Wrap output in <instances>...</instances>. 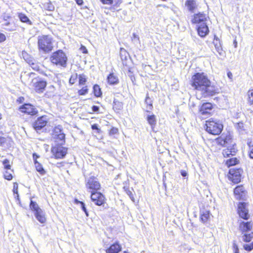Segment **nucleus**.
Wrapping results in <instances>:
<instances>
[{"label":"nucleus","instance_id":"obj_1","mask_svg":"<svg viewBox=\"0 0 253 253\" xmlns=\"http://www.w3.org/2000/svg\"><path fill=\"white\" fill-rule=\"evenodd\" d=\"M192 86L201 91L204 97L212 96L218 92V88L211 84V81L204 73H197L192 77Z\"/></svg>","mask_w":253,"mask_h":253},{"label":"nucleus","instance_id":"obj_2","mask_svg":"<svg viewBox=\"0 0 253 253\" xmlns=\"http://www.w3.org/2000/svg\"><path fill=\"white\" fill-rule=\"evenodd\" d=\"M205 126L206 131L212 135L219 134L223 129L221 123L213 119L206 121Z\"/></svg>","mask_w":253,"mask_h":253},{"label":"nucleus","instance_id":"obj_3","mask_svg":"<svg viewBox=\"0 0 253 253\" xmlns=\"http://www.w3.org/2000/svg\"><path fill=\"white\" fill-rule=\"evenodd\" d=\"M39 48L44 52L51 51L53 48L51 39L47 36L40 37L38 41Z\"/></svg>","mask_w":253,"mask_h":253},{"label":"nucleus","instance_id":"obj_4","mask_svg":"<svg viewBox=\"0 0 253 253\" xmlns=\"http://www.w3.org/2000/svg\"><path fill=\"white\" fill-rule=\"evenodd\" d=\"M30 207L31 209L34 211V214L37 219L41 223H44L46 221V218L43 211L39 207L38 205L31 200Z\"/></svg>","mask_w":253,"mask_h":253},{"label":"nucleus","instance_id":"obj_5","mask_svg":"<svg viewBox=\"0 0 253 253\" xmlns=\"http://www.w3.org/2000/svg\"><path fill=\"white\" fill-rule=\"evenodd\" d=\"M85 186L89 192L92 193L100 189V184L96 178L90 177L86 180Z\"/></svg>","mask_w":253,"mask_h":253},{"label":"nucleus","instance_id":"obj_6","mask_svg":"<svg viewBox=\"0 0 253 253\" xmlns=\"http://www.w3.org/2000/svg\"><path fill=\"white\" fill-rule=\"evenodd\" d=\"M51 61L53 63L60 66L63 65V52L59 50L53 53L51 57Z\"/></svg>","mask_w":253,"mask_h":253},{"label":"nucleus","instance_id":"obj_7","mask_svg":"<svg viewBox=\"0 0 253 253\" xmlns=\"http://www.w3.org/2000/svg\"><path fill=\"white\" fill-rule=\"evenodd\" d=\"M52 137L56 142L62 141L63 139V130L61 125L55 126L52 130Z\"/></svg>","mask_w":253,"mask_h":253},{"label":"nucleus","instance_id":"obj_8","mask_svg":"<svg viewBox=\"0 0 253 253\" xmlns=\"http://www.w3.org/2000/svg\"><path fill=\"white\" fill-rule=\"evenodd\" d=\"M91 200L96 205L101 206L105 203V197L100 192L91 193Z\"/></svg>","mask_w":253,"mask_h":253},{"label":"nucleus","instance_id":"obj_9","mask_svg":"<svg viewBox=\"0 0 253 253\" xmlns=\"http://www.w3.org/2000/svg\"><path fill=\"white\" fill-rule=\"evenodd\" d=\"M238 212L239 216L244 219H248L250 217L249 211L247 208V204L245 203H240L239 204Z\"/></svg>","mask_w":253,"mask_h":253},{"label":"nucleus","instance_id":"obj_10","mask_svg":"<svg viewBox=\"0 0 253 253\" xmlns=\"http://www.w3.org/2000/svg\"><path fill=\"white\" fill-rule=\"evenodd\" d=\"M52 153L56 159H60L63 157V147L62 142L58 144L52 149Z\"/></svg>","mask_w":253,"mask_h":253},{"label":"nucleus","instance_id":"obj_11","mask_svg":"<svg viewBox=\"0 0 253 253\" xmlns=\"http://www.w3.org/2000/svg\"><path fill=\"white\" fill-rule=\"evenodd\" d=\"M19 110L22 112L27 113L31 115H34L38 112L37 109L32 105L30 104H25L21 107Z\"/></svg>","mask_w":253,"mask_h":253},{"label":"nucleus","instance_id":"obj_12","mask_svg":"<svg viewBox=\"0 0 253 253\" xmlns=\"http://www.w3.org/2000/svg\"><path fill=\"white\" fill-rule=\"evenodd\" d=\"M47 123L46 117L42 116L39 118L33 124V127L36 130H40L46 125Z\"/></svg>","mask_w":253,"mask_h":253},{"label":"nucleus","instance_id":"obj_13","mask_svg":"<svg viewBox=\"0 0 253 253\" xmlns=\"http://www.w3.org/2000/svg\"><path fill=\"white\" fill-rule=\"evenodd\" d=\"M33 85L37 92H42L46 85V83L43 81H38L37 79L33 80Z\"/></svg>","mask_w":253,"mask_h":253},{"label":"nucleus","instance_id":"obj_14","mask_svg":"<svg viewBox=\"0 0 253 253\" xmlns=\"http://www.w3.org/2000/svg\"><path fill=\"white\" fill-rule=\"evenodd\" d=\"M207 17L205 14L203 13H199L195 14L194 16L192 21L193 23L198 24L199 25L201 24H204L206 23Z\"/></svg>","mask_w":253,"mask_h":253},{"label":"nucleus","instance_id":"obj_15","mask_svg":"<svg viewBox=\"0 0 253 253\" xmlns=\"http://www.w3.org/2000/svg\"><path fill=\"white\" fill-rule=\"evenodd\" d=\"M253 223L251 221H242L240 222L239 228L243 232H247L252 230Z\"/></svg>","mask_w":253,"mask_h":253},{"label":"nucleus","instance_id":"obj_16","mask_svg":"<svg viewBox=\"0 0 253 253\" xmlns=\"http://www.w3.org/2000/svg\"><path fill=\"white\" fill-rule=\"evenodd\" d=\"M198 33L201 37H205L209 33V28L207 23L201 24L198 27Z\"/></svg>","mask_w":253,"mask_h":253},{"label":"nucleus","instance_id":"obj_17","mask_svg":"<svg viewBox=\"0 0 253 253\" xmlns=\"http://www.w3.org/2000/svg\"><path fill=\"white\" fill-rule=\"evenodd\" d=\"M213 43L214 45L215 48L219 55L222 57L225 56V52L223 51L219 39L217 38H215Z\"/></svg>","mask_w":253,"mask_h":253},{"label":"nucleus","instance_id":"obj_18","mask_svg":"<svg viewBox=\"0 0 253 253\" xmlns=\"http://www.w3.org/2000/svg\"><path fill=\"white\" fill-rule=\"evenodd\" d=\"M212 105L210 103H204L200 109V112L202 115H206L210 113V111L211 110Z\"/></svg>","mask_w":253,"mask_h":253},{"label":"nucleus","instance_id":"obj_19","mask_svg":"<svg viewBox=\"0 0 253 253\" xmlns=\"http://www.w3.org/2000/svg\"><path fill=\"white\" fill-rule=\"evenodd\" d=\"M121 250V246L118 243L112 245L109 249L106 250L107 253H118Z\"/></svg>","mask_w":253,"mask_h":253},{"label":"nucleus","instance_id":"obj_20","mask_svg":"<svg viewBox=\"0 0 253 253\" xmlns=\"http://www.w3.org/2000/svg\"><path fill=\"white\" fill-rule=\"evenodd\" d=\"M107 81L110 84H116L119 83V79L114 73H110L107 77Z\"/></svg>","mask_w":253,"mask_h":253},{"label":"nucleus","instance_id":"obj_21","mask_svg":"<svg viewBox=\"0 0 253 253\" xmlns=\"http://www.w3.org/2000/svg\"><path fill=\"white\" fill-rule=\"evenodd\" d=\"M185 6L191 12H193L197 7V4L194 0H187L185 2Z\"/></svg>","mask_w":253,"mask_h":253},{"label":"nucleus","instance_id":"obj_22","mask_svg":"<svg viewBox=\"0 0 253 253\" xmlns=\"http://www.w3.org/2000/svg\"><path fill=\"white\" fill-rule=\"evenodd\" d=\"M244 192V188L243 186H237L234 191L235 195L237 196V198H240L243 196Z\"/></svg>","mask_w":253,"mask_h":253},{"label":"nucleus","instance_id":"obj_23","mask_svg":"<svg viewBox=\"0 0 253 253\" xmlns=\"http://www.w3.org/2000/svg\"><path fill=\"white\" fill-rule=\"evenodd\" d=\"M229 173L232 176L230 178L234 183H238L240 181V175L239 173H237V172L232 169H230Z\"/></svg>","mask_w":253,"mask_h":253},{"label":"nucleus","instance_id":"obj_24","mask_svg":"<svg viewBox=\"0 0 253 253\" xmlns=\"http://www.w3.org/2000/svg\"><path fill=\"white\" fill-rule=\"evenodd\" d=\"M210 217L209 211H201V219L202 222H206L208 221Z\"/></svg>","mask_w":253,"mask_h":253},{"label":"nucleus","instance_id":"obj_25","mask_svg":"<svg viewBox=\"0 0 253 253\" xmlns=\"http://www.w3.org/2000/svg\"><path fill=\"white\" fill-rule=\"evenodd\" d=\"M22 55L24 60L29 64H31V63H32L33 61H35V60L25 51L22 52Z\"/></svg>","mask_w":253,"mask_h":253},{"label":"nucleus","instance_id":"obj_26","mask_svg":"<svg viewBox=\"0 0 253 253\" xmlns=\"http://www.w3.org/2000/svg\"><path fill=\"white\" fill-rule=\"evenodd\" d=\"M19 18L21 22L28 23L29 25H32V22L25 14L23 13H20L19 14Z\"/></svg>","mask_w":253,"mask_h":253},{"label":"nucleus","instance_id":"obj_27","mask_svg":"<svg viewBox=\"0 0 253 253\" xmlns=\"http://www.w3.org/2000/svg\"><path fill=\"white\" fill-rule=\"evenodd\" d=\"M123 107V104L121 102L115 100L114 101L113 109L116 111L121 110Z\"/></svg>","mask_w":253,"mask_h":253},{"label":"nucleus","instance_id":"obj_28","mask_svg":"<svg viewBox=\"0 0 253 253\" xmlns=\"http://www.w3.org/2000/svg\"><path fill=\"white\" fill-rule=\"evenodd\" d=\"M35 167L38 171H39L41 174H43L45 173V171L43 169L42 165L40 164L37 160H35Z\"/></svg>","mask_w":253,"mask_h":253},{"label":"nucleus","instance_id":"obj_29","mask_svg":"<svg viewBox=\"0 0 253 253\" xmlns=\"http://www.w3.org/2000/svg\"><path fill=\"white\" fill-rule=\"evenodd\" d=\"M253 238V232H251L250 233H249V234L245 233L242 236V240L244 242H249L251 241V240Z\"/></svg>","mask_w":253,"mask_h":253},{"label":"nucleus","instance_id":"obj_30","mask_svg":"<svg viewBox=\"0 0 253 253\" xmlns=\"http://www.w3.org/2000/svg\"><path fill=\"white\" fill-rule=\"evenodd\" d=\"M248 101L250 105H253V89H250L247 92Z\"/></svg>","mask_w":253,"mask_h":253},{"label":"nucleus","instance_id":"obj_31","mask_svg":"<svg viewBox=\"0 0 253 253\" xmlns=\"http://www.w3.org/2000/svg\"><path fill=\"white\" fill-rule=\"evenodd\" d=\"M94 93L95 96L99 97L101 95V89L99 85L95 84L93 86Z\"/></svg>","mask_w":253,"mask_h":253},{"label":"nucleus","instance_id":"obj_32","mask_svg":"<svg viewBox=\"0 0 253 253\" xmlns=\"http://www.w3.org/2000/svg\"><path fill=\"white\" fill-rule=\"evenodd\" d=\"M75 203L77 204H80V206H81V207L82 208V209L83 210V211L85 212L86 215L87 216H88V212L87 211V210L85 207V204H84V203H83V202H81V201H80L77 199L75 200Z\"/></svg>","mask_w":253,"mask_h":253},{"label":"nucleus","instance_id":"obj_33","mask_svg":"<svg viewBox=\"0 0 253 253\" xmlns=\"http://www.w3.org/2000/svg\"><path fill=\"white\" fill-rule=\"evenodd\" d=\"M12 170H6L4 173V177L5 179L10 180L12 178Z\"/></svg>","mask_w":253,"mask_h":253},{"label":"nucleus","instance_id":"obj_34","mask_svg":"<svg viewBox=\"0 0 253 253\" xmlns=\"http://www.w3.org/2000/svg\"><path fill=\"white\" fill-rule=\"evenodd\" d=\"M43 8L48 11H52L54 7L53 4L50 2H46L43 4Z\"/></svg>","mask_w":253,"mask_h":253},{"label":"nucleus","instance_id":"obj_35","mask_svg":"<svg viewBox=\"0 0 253 253\" xmlns=\"http://www.w3.org/2000/svg\"><path fill=\"white\" fill-rule=\"evenodd\" d=\"M147 121L151 126L155 125L156 124V118L154 115H150L147 117Z\"/></svg>","mask_w":253,"mask_h":253},{"label":"nucleus","instance_id":"obj_36","mask_svg":"<svg viewBox=\"0 0 253 253\" xmlns=\"http://www.w3.org/2000/svg\"><path fill=\"white\" fill-rule=\"evenodd\" d=\"M3 165L4 166V169L6 170H10L11 166L10 165L9 161L7 159H5L2 162Z\"/></svg>","mask_w":253,"mask_h":253},{"label":"nucleus","instance_id":"obj_37","mask_svg":"<svg viewBox=\"0 0 253 253\" xmlns=\"http://www.w3.org/2000/svg\"><path fill=\"white\" fill-rule=\"evenodd\" d=\"M124 188L125 189V191H126V193L129 197L130 199L134 202V197L133 196V194H132L131 191L128 188H126L125 187Z\"/></svg>","mask_w":253,"mask_h":253},{"label":"nucleus","instance_id":"obj_38","mask_svg":"<svg viewBox=\"0 0 253 253\" xmlns=\"http://www.w3.org/2000/svg\"><path fill=\"white\" fill-rule=\"evenodd\" d=\"M79 84L81 85L84 84L86 82V78L84 75H80L79 77Z\"/></svg>","mask_w":253,"mask_h":253},{"label":"nucleus","instance_id":"obj_39","mask_svg":"<svg viewBox=\"0 0 253 253\" xmlns=\"http://www.w3.org/2000/svg\"><path fill=\"white\" fill-rule=\"evenodd\" d=\"M78 78V75L77 74L72 75L69 80V83L70 84H73L75 83V81Z\"/></svg>","mask_w":253,"mask_h":253},{"label":"nucleus","instance_id":"obj_40","mask_svg":"<svg viewBox=\"0 0 253 253\" xmlns=\"http://www.w3.org/2000/svg\"><path fill=\"white\" fill-rule=\"evenodd\" d=\"M244 248L247 251H251L253 249V242L250 244L244 245Z\"/></svg>","mask_w":253,"mask_h":253},{"label":"nucleus","instance_id":"obj_41","mask_svg":"<svg viewBox=\"0 0 253 253\" xmlns=\"http://www.w3.org/2000/svg\"><path fill=\"white\" fill-rule=\"evenodd\" d=\"M127 54H128V53L126 51L125 49L121 48L120 49V55L122 60H123V56H124L125 59H126Z\"/></svg>","mask_w":253,"mask_h":253},{"label":"nucleus","instance_id":"obj_42","mask_svg":"<svg viewBox=\"0 0 253 253\" xmlns=\"http://www.w3.org/2000/svg\"><path fill=\"white\" fill-rule=\"evenodd\" d=\"M237 163V159L236 158L233 159H230L229 160H228L226 162L227 165L230 166L234 165Z\"/></svg>","mask_w":253,"mask_h":253},{"label":"nucleus","instance_id":"obj_43","mask_svg":"<svg viewBox=\"0 0 253 253\" xmlns=\"http://www.w3.org/2000/svg\"><path fill=\"white\" fill-rule=\"evenodd\" d=\"M145 102L148 105V109H151L152 108V104L151 103V99L149 97H146L145 99Z\"/></svg>","mask_w":253,"mask_h":253},{"label":"nucleus","instance_id":"obj_44","mask_svg":"<svg viewBox=\"0 0 253 253\" xmlns=\"http://www.w3.org/2000/svg\"><path fill=\"white\" fill-rule=\"evenodd\" d=\"M87 92V89L86 87H83L81 89L79 90V93L80 95H84Z\"/></svg>","mask_w":253,"mask_h":253},{"label":"nucleus","instance_id":"obj_45","mask_svg":"<svg viewBox=\"0 0 253 253\" xmlns=\"http://www.w3.org/2000/svg\"><path fill=\"white\" fill-rule=\"evenodd\" d=\"M118 132V129L117 128L113 127L110 130L109 133L111 135H113L117 134Z\"/></svg>","mask_w":253,"mask_h":253},{"label":"nucleus","instance_id":"obj_46","mask_svg":"<svg viewBox=\"0 0 253 253\" xmlns=\"http://www.w3.org/2000/svg\"><path fill=\"white\" fill-rule=\"evenodd\" d=\"M30 65L34 70L36 71H38L39 70V66L37 64L35 63L34 61H33L32 63H31V64Z\"/></svg>","mask_w":253,"mask_h":253},{"label":"nucleus","instance_id":"obj_47","mask_svg":"<svg viewBox=\"0 0 253 253\" xmlns=\"http://www.w3.org/2000/svg\"><path fill=\"white\" fill-rule=\"evenodd\" d=\"M233 249L234 252V253H239V249L235 242L233 243Z\"/></svg>","mask_w":253,"mask_h":253},{"label":"nucleus","instance_id":"obj_48","mask_svg":"<svg viewBox=\"0 0 253 253\" xmlns=\"http://www.w3.org/2000/svg\"><path fill=\"white\" fill-rule=\"evenodd\" d=\"M103 4H111L113 2L112 0H100Z\"/></svg>","mask_w":253,"mask_h":253},{"label":"nucleus","instance_id":"obj_49","mask_svg":"<svg viewBox=\"0 0 253 253\" xmlns=\"http://www.w3.org/2000/svg\"><path fill=\"white\" fill-rule=\"evenodd\" d=\"M80 50L83 53H87V49L84 46L82 45L81 47H80Z\"/></svg>","mask_w":253,"mask_h":253},{"label":"nucleus","instance_id":"obj_50","mask_svg":"<svg viewBox=\"0 0 253 253\" xmlns=\"http://www.w3.org/2000/svg\"><path fill=\"white\" fill-rule=\"evenodd\" d=\"M132 41L134 42L135 41H137L138 42H139V38L138 36L134 33L133 34Z\"/></svg>","mask_w":253,"mask_h":253},{"label":"nucleus","instance_id":"obj_51","mask_svg":"<svg viewBox=\"0 0 253 253\" xmlns=\"http://www.w3.org/2000/svg\"><path fill=\"white\" fill-rule=\"evenodd\" d=\"M13 191L14 193L18 194V184L17 183L14 184Z\"/></svg>","mask_w":253,"mask_h":253},{"label":"nucleus","instance_id":"obj_52","mask_svg":"<svg viewBox=\"0 0 253 253\" xmlns=\"http://www.w3.org/2000/svg\"><path fill=\"white\" fill-rule=\"evenodd\" d=\"M6 39L5 36L4 34L0 33V42L4 41Z\"/></svg>","mask_w":253,"mask_h":253},{"label":"nucleus","instance_id":"obj_53","mask_svg":"<svg viewBox=\"0 0 253 253\" xmlns=\"http://www.w3.org/2000/svg\"><path fill=\"white\" fill-rule=\"evenodd\" d=\"M91 128L93 129H96L97 130V132L98 133L100 132V131H101L100 129H99L98 127V126L96 124H94L92 126H91Z\"/></svg>","mask_w":253,"mask_h":253},{"label":"nucleus","instance_id":"obj_54","mask_svg":"<svg viewBox=\"0 0 253 253\" xmlns=\"http://www.w3.org/2000/svg\"><path fill=\"white\" fill-rule=\"evenodd\" d=\"M99 108L97 106H93L92 110L93 112H97L99 111Z\"/></svg>","mask_w":253,"mask_h":253},{"label":"nucleus","instance_id":"obj_55","mask_svg":"<svg viewBox=\"0 0 253 253\" xmlns=\"http://www.w3.org/2000/svg\"><path fill=\"white\" fill-rule=\"evenodd\" d=\"M180 173L183 177H186L187 175V172L184 170H181L180 171Z\"/></svg>","mask_w":253,"mask_h":253},{"label":"nucleus","instance_id":"obj_56","mask_svg":"<svg viewBox=\"0 0 253 253\" xmlns=\"http://www.w3.org/2000/svg\"><path fill=\"white\" fill-rule=\"evenodd\" d=\"M5 141V138L4 137H0V146H1L3 145V144Z\"/></svg>","mask_w":253,"mask_h":253},{"label":"nucleus","instance_id":"obj_57","mask_svg":"<svg viewBox=\"0 0 253 253\" xmlns=\"http://www.w3.org/2000/svg\"><path fill=\"white\" fill-rule=\"evenodd\" d=\"M248 145L250 148V149L253 148V144H252V142L251 140L248 139V142H247Z\"/></svg>","mask_w":253,"mask_h":253},{"label":"nucleus","instance_id":"obj_58","mask_svg":"<svg viewBox=\"0 0 253 253\" xmlns=\"http://www.w3.org/2000/svg\"><path fill=\"white\" fill-rule=\"evenodd\" d=\"M76 0V3L78 4V5H82L83 3V0Z\"/></svg>","mask_w":253,"mask_h":253},{"label":"nucleus","instance_id":"obj_59","mask_svg":"<svg viewBox=\"0 0 253 253\" xmlns=\"http://www.w3.org/2000/svg\"><path fill=\"white\" fill-rule=\"evenodd\" d=\"M33 159L34 160V162L35 163V160H37V158L39 157L36 153L33 154Z\"/></svg>","mask_w":253,"mask_h":253},{"label":"nucleus","instance_id":"obj_60","mask_svg":"<svg viewBox=\"0 0 253 253\" xmlns=\"http://www.w3.org/2000/svg\"><path fill=\"white\" fill-rule=\"evenodd\" d=\"M250 157L251 158L253 159V148L250 150Z\"/></svg>","mask_w":253,"mask_h":253},{"label":"nucleus","instance_id":"obj_61","mask_svg":"<svg viewBox=\"0 0 253 253\" xmlns=\"http://www.w3.org/2000/svg\"><path fill=\"white\" fill-rule=\"evenodd\" d=\"M229 152V151L228 150H227V151H224L223 152V154L224 156H225V155H227V156H229V154L228 153Z\"/></svg>","mask_w":253,"mask_h":253},{"label":"nucleus","instance_id":"obj_62","mask_svg":"<svg viewBox=\"0 0 253 253\" xmlns=\"http://www.w3.org/2000/svg\"><path fill=\"white\" fill-rule=\"evenodd\" d=\"M226 142H227V141H226V139L222 140L220 142V143L222 145H225Z\"/></svg>","mask_w":253,"mask_h":253},{"label":"nucleus","instance_id":"obj_63","mask_svg":"<svg viewBox=\"0 0 253 253\" xmlns=\"http://www.w3.org/2000/svg\"><path fill=\"white\" fill-rule=\"evenodd\" d=\"M227 76L230 79H232V74L231 72H228L227 73Z\"/></svg>","mask_w":253,"mask_h":253},{"label":"nucleus","instance_id":"obj_64","mask_svg":"<svg viewBox=\"0 0 253 253\" xmlns=\"http://www.w3.org/2000/svg\"><path fill=\"white\" fill-rule=\"evenodd\" d=\"M66 59H67V57L64 56V65L66 64Z\"/></svg>","mask_w":253,"mask_h":253}]
</instances>
